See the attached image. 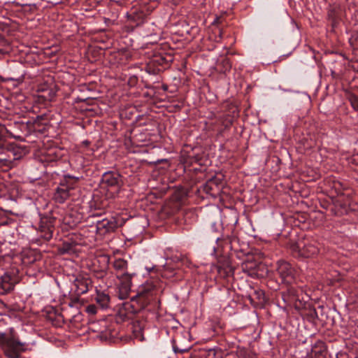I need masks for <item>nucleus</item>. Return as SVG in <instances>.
<instances>
[{
	"label": "nucleus",
	"mask_w": 358,
	"mask_h": 358,
	"mask_svg": "<svg viewBox=\"0 0 358 358\" xmlns=\"http://www.w3.org/2000/svg\"><path fill=\"white\" fill-rule=\"evenodd\" d=\"M157 292V289L152 282H146L141 285L137 294L131 297L129 304L127 305L131 308V312L137 313L145 309L155 300Z\"/></svg>",
	"instance_id": "nucleus-1"
},
{
	"label": "nucleus",
	"mask_w": 358,
	"mask_h": 358,
	"mask_svg": "<svg viewBox=\"0 0 358 358\" xmlns=\"http://www.w3.org/2000/svg\"><path fill=\"white\" fill-rule=\"evenodd\" d=\"M292 251L298 257H313L319 252V244L315 240L302 241L291 247Z\"/></svg>",
	"instance_id": "nucleus-2"
},
{
	"label": "nucleus",
	"mask_w": 358,
	"mask_h": 358,
	"mask_svg": "<svg viewBox=\"0 0 358 358\" xmlns=\"http://www.w3.org/2000/svg\"><path fill=\"white\" fill-rule=\"evenodd\" d=\"M27 343L20 342L13 335H10L2 349L7 357L20 358L21 353L27 350Z\"/></svg>",
	"instance_id": "nucleus-3"
},
{
	"label": "nucleus",
	"mask_w": 358,
	"mask_h": 358,
	"mask_svg": "<svg viewBox=\"0 0 358 358\" xmlns=\"http://www.w3.org/2000/svg\"><path fill=\"white\" fill-rule=\"evenodd\" d=\"M122 180L120 175L114 171H108L103 174L101 185L107 189L112 194H117L120 189Z\"/></svg>",
	"instance_id": "nucleus-4"
},
{
	"label": "nucleus",
	"mask_w": 358,
	"mask_h": 358,
	"mask_svg": "<svg viewBox=\"0 0 358 358\" xmlns=\"http://www.w3.org/2000/svg\"><path fill=\"white\" fill-rule=\"evenodd\" d=\"M67 179H75L76 181L79 180L78 177L66 175L64 179L57 187L54 194V199L56 202L63 203L70 196V191L73 189L72 185L69 184Z\"/></svg>",
	"instance_id": "nucleus-5"
},
{
	"label": "nucleus",
	"mask_w": 358,
	"mask_h": 358,
	"mask_svg": "<svg viewBox=\"0 0 358 358\" xmlns=\"http://www.w3.org/2000/svg\"><path fill=\"white\" fill-rule=\"evenodd\" d=\"M276 271L283 282L291 283L295 277L294 268L287 262L280 260L277 262Z\"/></svg>",
	"instance_id": "nucleus-6"
},
{
	"label": "nucleus",
	"mask_w": 358,
	"mask_h": 358,
	"mask_svg": "<svg viewBox=\"0 0 358 358\" xmlns=\"http://www.w3.org/2000/svg\"><path fill=\"white\" fill-rule=\"evenodd\" d=\"M118 226V222L115 218H104L96 222V231L99 236H104L115 231Z\"/></svg>",
	"instance_id": "nucleus-7"
},
{
	"label": "nucleus",
	"mask_w": 358,
	"mask_h": 358,
	"mask_svg": "<svg viewBox=\"0 0 358 358\" xmlns=\"http://www.w3.org/2000/svg\"><path fill=\"white\" fill-rule=\"evenodd\" d=\"M302 290L295 286H289L286 291L282 292V298L287 305H292L294 301H299V295Z\"/></svg>",
	"instance_id": "nucleus-8"
},
{
	"label": "nucleus",
	"mask_w": 358,
	"mask_h": 358,
	"mask_svg": "<svg viewBox=\"0 0 358 358\" xmlns=\"http://www.w3.org/2000/svg\"><path fill=\"white\" fill-rule=\"evenodd\" d=\"M144 23L145 19L143 14L136 13H127V22L125 25V29L127 31H133L136 27Z\"/></svg>",
	"instance_id": "nucleus-9"
},
{
	"label": "nucleus",
	"mask_w": 358,
	"mask_h": 358,
	"mask_svg": "<svg viewBox=\"0 0 358 358\" xmlns=\"http://www.w3.org/2000/svg\"><path fill=\"white\" fill-rule=\"evenodd\" d=\"M1 287L5 293H8L14 289L13 279L8 273H4L1 277Z\"/></svg>",
	"instance_id": "nucleus-10"
},
{
	"label": "nucleus",
	"mask_w": 358,
	"mask_h": 358,
	"mask_svg": "<svg viewBox=\"0 0 358 358\" xmlns=\"http://www.w3.org/2000/svg\"><path fill=\"white\" fill-rule=\"evenodd\" d=\"M38 231L41 233V236L46 240L49 241L52 237V225L50 223H45L44 221H41Z\"/></svg>",
	"instance_id": "nucleus-11"
},
{
	"label": "nucleus",
	"mask_w": 358,
	"mask_h": 358,
	"mask_svg": "<svg viewBox=\"0 0 358 358\" xmlns=\"http://www.w3.org/2000/svg\"><path fill=\"white\" fill-rule=\"evenodd\" d=\"M217 272L220 275L224 278L228 277L233 274L234 268L232 266L229 264V261H226L224 263H220L217 267Z\"/></svg>",
	"instance_id": "nucleus-12"
},
{
	"label": "nucleus",
	"mask_w": 358,
	"mask_h": 358,
	"mask_svg": "<svg viewBox=\"0 0 358 358\" xmlns=\"http://www.w3.org/2000/svg\"><path fill=\"white\" fill-rule=\"evenodd\" d=\"M127 262L123 259L120 258L115 259L113 266L114 269L116 271V275H122L124 273H127Z\"/></svg>",
	"instance_id": "nucleus-13"
},
{
	"label": "nucleus",
	"mask_w": 358,
	"mask_h": 358,
	"mask_svg": "<svg viewBox=\"0 0 358 358\" xmlns=\"http://www.w3.org/2000/svg\"><path fill=\"white\" fill-rule=\"evenodd\" d=\"M95 301L102 309H106L108 307L110 297L107 294L103 292H97Z\"/></svg>",
	"instance_id": "nucleus-14"
},
{
	"label": "nucleus",
	"mask_w": 358,
	"mask_h": 358,
	"mask_svg": "<svg viewBox=\"0 0 358 358\" xmlns=\"http://www.w3.org/2000/svg\"><path fill=\"white\" fill-rule=\"evenodd\" d=\"M121 281V284L125 292L130 289L131 285V278L132 275L127 273H124L122 275H117V276Z\"/></svg>",
	"instance_id": "nucleus-15"
},
{
	"label": "nucleus",
	"mask_w": 358,
	"mask_h": 358,
	"mask_svg": "<svg viewBox=\"0 0 358 358\" xmlns=\"http://www.w3.org/2000/svg\"><path fill=\"white\" fill-rule=\"evenodd\" d=\"M45 93H47V94H44L42 95V96L46 101H51L56 96V92L52 89L45 91Z\"/></svg>",
	"instance_id": "nucleus-16"
},
{
	"label": "nucleus",
	"mask_w": 358,
	"mask_h": 358,
	"mask_svg": "<svg viewBox=\"0 0 358 358\" xmlns=\"http://www.w3.org/2000/svg\"><path fill=\"white\" fill-rule=\"evenodd\" d=\"M76 286L78 287L79 289V292L80 294H85L88 291V286L87 282H80L79 280H77Z\"/></svg>",
	"instance_id": "nucleus-17"
},
{
	"label": "nucleus",
	"mask_w": 358,
	"mask_h": 358,
	"mask_svg": "<svg viewBox=\"0 0 358 358\" xmlns=\"http://www.w3.org/2000/svg\"><path fill=\"white\" fill-rule=\"evenodd\" d=\"M9 337L10 336H8L6 333L0 332V345L2 348L3 347V345L6 344Z\"/></svg>",
	"instance_id": "nucleus-18"
},
{
	"label": "nucleus",
	"mask_w": 358,
	"mask_h": 358,
	"mask_svg": "<svg viewBox=\"0 0 358 358\" xmlns=\"http://www.w3.org/2000/svg\"><path fill=\"white\" fill-rule=\"evenodd\" d=\"M351 105L354 109L358 110V96L352 97Z\"/></svg>",
	"instance_id": "nucleus-19"
},
{
	"label": "nucleus",
	"mask_w": 358,
	"mask_h": 358,
	"mask_svg": "<svg viewBox=\"0 0 358 358\" xmlns=\"http://www.w3.org/2000/svg\"><path fill=\"white\" fill-rule=\"evenodd\" d=\"M87 311L90 314H96V308L94 305H90L87 307Z\"/></svg>",
	"instance_id": "nucleus-20"
},
{
	"label": "nucleus",
	"mask_w": 358,
	"mask_h": 358,
	"mask_svg": "<svg viewBox=\"0 0 358 358\" xmlns=\"http://www.w3.org/2000/svg\"><path fill=\"white\" fill-rule=\"evenodd\" d=\"M103 20H104L105 24L108 26L113 25L115 23V19L112 20L110 18L103 17Z\"/></svg>",
	"instance_id": "nucleus-21"
},
{
	"label": "nucleus",
	"mask_w": 358,
	"mask_h": 358,
	"mask_svg": "<svg viewBox=\"0 0 358 358\" xmlns=\"http://www.w3.org/2000/svg\"><path fill=\"white\" fill-rule=\"evenodd\" d=\"M173 350L175 352H184L186 351L185 349H179L175 345H173Z\"/></svg>",
	"instance_id": "nucleus-22"
},
{
	"label": "nucleus",
	"mask_w": 358,
	"mask_h": 358,
	"mask_svg": "<svg viewBox=\"0 0 358 358\" xmlns=\"http://www.w3.org/2000/svg\"><path fill=\"white\" fill-rule=\"evenodd\" d=\"M189 215H194V214L192 212L186 213L185 215V222H187V219Z\"/></svg>",
	"instance_id": "nucleus-23"
},
{
	"label": "nucleus",
	"mask_w": 358,
	"mask_h": 358,
	"mask_svg": "<svg viewBox=\"0 0 358 358\" xmlns=\"http://www.w3.org/2000/svg\"><path fill=\"white\" fill-rule=\"evenodd\" d=\"M212 229L213 231H217L216 229V224L215 223H213L212 224Z\"/></svg>",
	"instance_id": "nucleus-24"
},
{
	"label": "nucleus",
	"mask_w": 358,
	"mask_h": 358,
	"mask_svg": "<svg viewBox=\"0 0 358 358\" xmlns=\"http://www.w3.org/2000/svg\"><path fill=\"white\" fill-rule=\"evenodd\" d=\"M0 130H1V132H3L4 130H5L6 132H8V130H7L4 127H1Z\"/></svg>",
	"instance_id": "nucleus-25"
},
{
	"label": "nucleus",
	"mask_w": 358,
	"mask_h": 358,
	"mask_svg": "<svg viewBox=\"0 0 358 358\" xmlns=\"http://www.w3.org/2000/svg\"><path fill=\"white\" fill-rule=\"evenodd\" d=\"M220 240V238H217L216 241H218Z\"/></svg>",
	"instance_id": "nucleus-26"
},
{
	"label": "nucleus",
	"mask_w": 358,
	"mask_h": 358,
	"mask_svg": "<svg viewBox=\"0 0 358 358\" xmlns=\"http://www.w3.org/2000/svg\"><path fill=\"white\" fill-rule=\"evenodd\" d=\"M310 358H313V357H310Z\"/></svg>",
	"instance_id": "nucleus-27"
}]
</instances>
